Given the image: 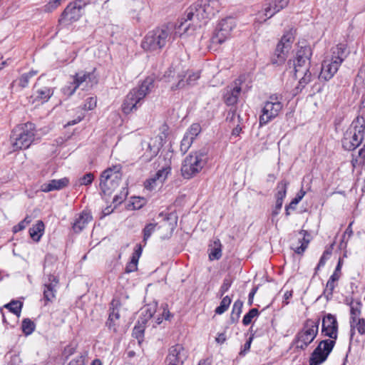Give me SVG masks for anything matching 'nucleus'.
I'll return each mask as SVG.
<instances>
[{"label":"nucleus","instance_id":"37998d69","mask_svg":"<svg viewBox=\"0 0 365 365\" xmlns=\"http://www.w3.org/2000/svg\"><path fill=\"white\" fill-rule=\"evenodd\" d=\"M294 41V34L292 31H289L284 34L282 37L280 41L285 44L287 46V50H289L291 48V45Z\"/></svg>","mask_w":365,"mask_h":365},{"label":"nucleus","instance_id":"de8ad7c7","mask_svg":"<svg viewBox=\"0 0 365 365\" xmlns=\"http://www.w3.org/2000/svg\"><path fill=\"white\" fill-rule=\"evenodd\" d=\"M96 104H97L96 98V97H89L86 100L83 108L85 110H93L96 107Z\"/></svg>","mask_w":365,"mask_h":365},{"label":"nucleus","instance_id":"473e14b6","mask_svg":"<svg viewBox=\"0 0 365 365\" xmlns=\"http://www.w3.org/2000/svg\"><path fill=\"white\" fill-rule=\"evenodd\" d=\"M287 185H288V182H287L286 181H282L278 183V185H277L278 191L276 195L277 201L283 202L284 198L286 197Z\"/></svg>","mask_w":365,"mask_h":365},{"label":"nucleus","instance_id":"f257e3e1","mask_svg":"<svg viewBox=\"0 0 365 365\" xmlns=\"http://www.w3.org/2000/svg\"><path fill=\"white\" fill-rule=\"evenodd\" d=\"M221 9V4L219 0H200L187 9L185 17L177 26L175 32L180 33L183 30L187 33L192 29L193 31L205 25L208 20L217 14Z\"/></svg>","mask_w":365,"mask_h":365},{"label":"nucleus","instance_id":"1a4fd4ad","mask_svg":"<svg viewBox=\"0 0 365 365\" xmlns=\"http://www.w3.org/2000/svg\"><path fill=\"white\" fill-rule=\"evenodd\" d=\"M207 160V153L204 150H198L190 153L182 161L181 167L182 175L187 179L195 176L206 165Z\"/></svg>","mask_w":365,"mask_h":365},{"label":"nucleus","instance_id":"09e8293b","mask_svg":"<svg viewBox=\"0 0 365 365\" xmlns=\"http://www.w3.org/2000/svg\"><path fill=\"white\" fill-rule=\"evenodd\" d=\"M138 262V256L132 257L130 261L125 267V272L130 273L135 271L137 269Z\"/></svg>","mask_w":365,"mask_h":365},{"label":"nucleus","instance_id":"20e7f679","mask_svg":"<svg viewBox=\"0 0 365 365\" xmlns=\"http://www.w3.org/2000/svg\"><path fill=\"white\" fill-rule=\"evenodd\" d=\"M346 57V46L344 44L339 43L332 47L330 53L327 54L322 61L319 78L324 81L330 80L337 72Z\"/></svg>","mask_w":365,"mask_h":365},{"label":"nucleus","instance_id":"f3484780","mask_svg":"<svg viewBox=\"0 0 365 365\" xmlns=\"http://www.w3.org/2000/svg\"><path fill=\"white\" fill-rule=\"evenodd\" d=\"M200 72L187 71L186 73H178V83H173L171 90L176 91L185 88L186 86H193L200 78Z\"/></svg>","mask_w":365,"mask_h":365},{"label":"nucleus","instance_id":"774afa93","mask_svg":"<svg viewBox=\"0 0 365 365\" xmlns=\"http://www.w3.org/2000/svg\"><path fill=\"white\" fill-rule=\"evenodd\" d=\"M126 195H127V192L125 195H123V196L115 195L113 200V202L116 203V204H120L125 198Z\"/></svg>","mask_w":365,"mask_h":365},{"label":"nucleus","instance_id":"6ab92c4d","mask_svg":"<svg viewBox=\"0 0 365 365\" xmlns=\"http://www.w3.org/2000/svg\"><path fill=\"white\" fill-rule=\"evenodd\" d=\"M293 66L295 78L299 79V86L304 88L311 81L312 74L309 71L310 64L306 65L302 63V61H299L298 59L294 58Z\"/></svg>","mask_w":365,"mask_h":365},{"label":"nucleus","instance_id":"f03ea898","mask_svg":"<svg viewBox=\"0 0 365 365\" xmlns=\"http://www.w3.org/2000/svg\"><path fill=\"white\" fill-rule=\"evenodd\" d=\"M322 334L329 339L321 341L312 352L309 365H320L324 362L331 352L338 336V323L331 314L324 315L322 319Z\"/></svg>","mask_w":365,"mask_h":365},{"label":"nucleus","instance_id":"412c9836","mask_svg":"<svg viewBox=\"0 0 365 365\" xmlns=\"http://www.w3.org/2000/svg\"><path fill=\"white\" fill-rule=\"evenodd\" d=\"M299 237L297 240V245L293 243L292 248L297 254L302 255L307 248L310 242V234L307 230H302L299 232Z\"/></svg>","mask_w":365,"mask_h":365},{"label":"nucleus","instance_id":"13d9d810","mask_svg":"<svg viewBox=\"0 0 365 365\" xmlns=\"http://www.w3.org/2000/svg\"><path fill=\"white\" fill-rule=\"evenodd\" d=\"M31 78L26 74L24 73L19 78V84L21 88H26L28 86Z\"/></svg>","mask_w":365,"mask_h":365},{"label":"nucleus","instance_id":"dca6fc26","mask_svg":"<svg viewBox=\"0 0 365 365\" xmlns=\"http://www.w3.org/2000/svg\"><path fill=\"white\" fill-rule=\"evenodd\" d=\"M187 358V351L181 344L172 346L165 359L166 365H183Z\"/></svg>","mask_w":365,"mask_h":365},{"label":"nucleus","instance_id":"b1692460","mask_svg":"<svg viewBox=\"0 0 365 365\" xmlns=\"http://www.w3.org/2000/svg\"><path fill=\"white\" fill-rule=\"evenodd\" d=\"M126 309L123 307V304L118 299H113L110 306V320L113 319L120 320V314L122 312H125Z\"/></svg>","mask_w":365,"mask_h":365},{"label":"nucleus","instance_id":"72a5a7b5","mask_svg":"<svg viewBox=\"0 0 365 365\" xmlns=\"http://www.w3.org/2000/svg\"><path fill=\"white\" fill-rule=\"evenodd\" d=\"M286 46H287L281 41H279V43L277 46L275 53L277 56V58H279V61L280 62H282L285 60L286 55L289 51V50H287Z\"/></svg>","mask_w":365,"mask_h":365},{"label":"nucleus","instance_id":"4c0bfd02","mask_svg":"<svg viewBox=\"0 0 365 365\" xmlns=\"http://www.w3.org/2000/svg\"><path fill=\"white\" fill-rule=\"evenodd\" d=\"M21 328L26 335H29L34 331L35 324L29 319H24L22 322Z\"/></svg>","mask_w":365,"mask_h":365},{"label":"nucleus","instance_id":"393cba45","mask_svg":"<svg viewBox=\"0 0 365 365\" xmlns=\"http://www.w3.org/2000/svg\"><path fill=\"white\" fill-rule=\"evenodd\" d=\"M92 220V216L87 212H83L76 220L73 229L76 232H80L86 225Z\"/></svg>","mask_w":365,"mask_h":365},{"label":"nucleus","instance_id":"6e6552de","mask_svg":"<svg viewBox=\"0 0 365 365\" xmlns=\"http://www.w3.org/2000/svg\"><path fill=\"white\" fill-rule=\"evenodd\" d=\"M34 135L35 126L31 123H26L16 127L11 135L13 150L28 148L34 139Z\"/></svg>","mask_w":365,"mask_h":365},{"label":"nucleus","instance_id":"c756f323","mask_svg":"<svg viewBox=\"0 0 365 365\" xmlns=\"http://www.w3.org/2000/svg\"><path fill=\"white\" fill-rule=\"evenodd\" d=\"M44 231V224L39 220L36 225L29 229V234L33 240L38 242Z\"/></svg>","mask_w":365,"mask_h":365},{"label":"nucleus","instance_id":"a19ab883","mask_svg":"<svg viewBox=\"0 0 365 365\" xmlns=\"http://www.w3.org/2000/svg\"><path fill=\"white\" fill-rule=\"evenodd\" d=\"M259 315V311L256 308L251 309L248 313H247L243 319H242V324L245 326L249 325L252 319L257 317Z\"/></svg>","mask_w":365,"mask_h":365},{"label":"nucleus","instance_id":"9b49d317","mask_svg":"<svg viewBox=\"0 0 365 365\" xmlns=\"http://www.w3.org/2000/svg\"><path fill=\"white\" fill-rule=\"evenodd\" d=\"M283 108L282 96L277 94L271 95L264 103L259 116V125L263 126L274 119Z\"/></svg>","mask_w":365,"mask_h":365},{"label":"nucleus","instance_id":"bf43d9fd","mask_svg":"<svg viewBox=\"0 0 365 365\" xmlns=\"http://www.w3.org/2000/svg\"><path fill=\"white\" fill-rule=\"evenodd\" d=\"M144 332V329L142 326H135L133 331V335L137 338L140 339L143 336Z\"/></svg>","mask_w":365,"mask_h":365},{"label":"nucleus","instance_id":"052dcab7","mask_svg":"<svg viewBox=\"0 0 365 365\" xmlns=\"http://www.w3.org/2000/svg\"><path fill=\"white\" fill-rule=\"evenodd\" d=\"M85 359L82 355H79L76 357L74 359L71 361L68 365H85Z\"/></svg>","mask_w":365,"mask_h":365},{"label":"nucleus","instance_id":"58836bf2","mask_svg":"<svg viewBox=\"0 0 365 365\" xmlns=\"http://www.w3.org/2000/svg\"><path fill=\"white\" fill-rule=\"evenodd\" d=\"M22 305V303L19 301H12L10 303L6 304L5 307L9 309L11 312L17 316H19Z\"/></svg>","mask_w":365,"mask_h":365},{"label":"nucleus","instance_id":"680f3d73","mask_svg":"<svg viewBox=\"0 0 365 365\" xmlns=\"http://www.w3.org/2000/svg\"><path fill=\"white\" fill-rule=\"evenodd\" d=\"M298 203L297 202V200H292L291 202L286 206L285 207V214L287 216L290 215V210H294L296 209V206Z\"/></svg>","mask_w":365,"mask_h":365},{"label":"nucleus","instance_id":"603ef678","mask_svg":"<svg viewBox=\"0 0 365 365\" xmlns=\"http://www.w3.org/2000/svg\"><path fill=\"white\" fill-rule=\"evenodd\" d=\"M331 252L329 250H325L321 257L319 262L316 267V271L319 269L320 267H324L329 257L331 255Z\"/></svg>","mask_w":365,"mask_h":365},{"label":"nucleus","instance_id":"0e129e2a","mask_svg":"<svg viewBox=\"0 0 365 365\" xmlns=\"http://www.w3.org/2000/svg\"><path fill=\"white\" fill-rule=\"evenodd\" d=\"M282 204H283V202L276 200L275 207L272 211L273 216H276L279 214V212L282 207Z\"/></svg>","mask_w":365,"mask_h":365},{"label":"nucleus","instance_id":"4be33fe9","mask_svg":"<svg viewBox=\"0 0 365 365\" xmlns=\"http://www.w3.org/2000/svg\"><path fill=\"white\" fill-rule=\"evenodd\" d=\"M241 87L237 82L235 83V86H228L223 96L225 103L228 106L237 103Z\"/></svg>","mask_w":365,"mask_h":365},{"label":"nucleus","instance_id":"ddd939ff","mask_svg":"<svg viewBox=\"0 0 365 365\" xmlns=\"http://www.w3.org/2000/svg\"><path fill=\"white\" fill-rule=\"evenodd\" d=\"M163 139L161 135H156L141 143L143 154L140 157V160L143 163H148L152 160L159 153L163 145Z\"/></svg>","mask_w":365,"mask_h":365},{"label":"nucleus","instance_id":"2f4dec72","mask_svg":"<svg viewBox=\"0 0 365 365\" xmlns=\"http://www.w3.org/2000/svg\"><path fill=\"white\" fill-rule=\"evenodd\" d=\"M157 226H158L157 223H149L145 226L144 229L143 230V242L144 243V245H146L147 241L150 237L152 234L155 232Z\"/></svg>","mask_w":365,"mask_h":365},{"label":"nucleus","instance_id":"a211bd4d","mask_svg":"<svg viewBox=\"0 0 365 365\" xmlns=\"http://www.w3.org/2000/svg\"><path fill=\"white\" fill-rule=\"evenodd\" d=\"M289 0H269L264 8L259 14V18L261 20L266 21L272 17L274 14L286 8Z\"/></svg>","mask_w":365,"mask_h":365},{"label":"nucleus","instance_id":"69168bd1","mask_svg":"<svg viewBox=\"0 0 365 365\" xmlns=\"http://www.w3.org/2000/svg\"><path fill=\"white\" fill-rule=\"evenodd\" d=\"M340 269H341V267H340V263L339 262L338 265L336 266L334 273L331 275L330 278H333L334 277L335 280L338 281L340 278Z\"/></svg>","mask_w":365,"mask_h":365},{"label":"nucleus","instance_id":"423d86ee","mask_svg":"<svg viewBox=\"0 0 365 365\" xmlns=\"http://www.w3.org/2000/svg\"><path fill=\"white\" fill-rule=\"evenodd\" d=\"M365 118L358 116L344 134L342 145L345 150H353L359 147L364 138Z\"/></svg>","mask_w":365,"mask_h":365},{"label":"nucleus","instance_id":"864d4df0","mask_svg":"<svg viewBox=\"0 0 365 365\" xmlns=\"http://www.w3.org/2000/svg\"><path fill=\"white\" fill-rule=\"evenodd\" d=\"M61 0H51L46 6L45 11L51 12L61 4Z\"/></svg>","mask_w":365,"mask_h":365},{"label":"nucleus","instance_id":"f8f14e48","mask_svg":"<svg viewBox=\"0 0 365 365\" xmlns=\"http://www.w3.org/2000/svg\"><path fill=\"white\" fill-rule=\"evenodd\" d=\"M91 4V0H76L68 4L58 20L59 23L64 21H77L83 15L84 8Z\"/></svg>","mask_w":365,"mask_h":365},{"label":"nucleus","instance_id":"f704fd0d","mask_svg":"<svg viewBox=\"0 0 365 365\" xmlns=\"http://www.w3.org/2000/svg\"><path fill=\"white\" fill-rule=\"evenodd\" d=\"M335 278H330L327 282L326 288L324 291V294L326 296L327 299H329L333 295L334 289L336 285L337 281L334 279Z\"/></svg>","mask_w":365,"mask_h":365},{"label":"nucleus","instance_id":"c85d7f7f","mask_svg":"<svg viewBox=\"0 0 365 365\" xmlns=\"http://www.w3.org/2000/svg\"><path fill=\"white\" fill-rule=\"evenodd\" d=\"M361 304L360 302H355V303H351V310H350V314H351V317H350V324H351V336L352 337L353 335H354V332H353V328H354V324L355 322H356V320L359 318V316L360 315V313H361Z\"/></svg>","mask_w":365,"mask_h":365},{"label":"nucleus","instance_id":"39448f33","mask_svg":"<svg viewBox=\"0 0 365 365\" xmlns=\"http://www.w3.org/2000/svg\"><path fill=\"white\" fill-rule=\"evenodd\" d=\"M173 38L172 29L162 26L149 31L144 37L141 46L147 51H160Z\"/></svg>","mask_w":365,"mask_h":365},{"label":"nucleus","instance_id":"5701e85b","mask_svg":"<svg viewBox=\"0 0 365 365\" xmlns=\"http://www.w3.org/2000/svg\"><path fill=\"white\" fill-rule=\"evenodd\" d=\"M68 179L63 178L58 180H51L47 183L41 185V190L45 192H48L53 190H58L66 187L68 185Z\"/></svg>","mask_w":365,"mask_h":365},{"label":"nucleus","instance_id":"a878e982","mask_svg":"<svg viewBox=\"0 0 365 365\" xmlns=\"http://www.w3.org/2000/svg\"><path fill=\"white\" fill-rule=\"evenodd\" d=\"M53 91L48 87H44L41 89L36 91V93L31 96L32 103L36 101H40L41 103L46 102L53 95Z\"/></svg>","mask_w":365,"mask_h":365},{"label":"nucleus","instance_id":"49530a36","mask_svg":"<svg viewBox=\"0 0 365 365\" xmlns=\"http://www.w3.org/2000/svg\"><path fill=\"white\" fill-rule=\"evenodd\" d=\"M78 88V87L76 86V84L73 81L71 83H70L69 85L66 86L62 88V92L64 95L67 96H71L76 92Z\"/></svg>","mask_w":365,"mask_h":365},{"label":"nucleus","instance_id":"e433bc0d","mask_svg":"<svg viewBox=\"0 0 365 365\" xmlns=\"http://www.w3.org/2000/svg\"><path fill=\"white\" fill-rule=\"evenodd\" d=\"M170 170L171 168L169 166L165 167L159 170L153 176L160 183H163L170 173Z\"/></svg>","mask_w":365,"mask_h":365},{"label":"nucleus","instance_id":"2eb2a0df","mask_svg":"<svg viewBox=\"0 0 365 365\" xmlns=\"http://www.w3.org/2000/svg\"><path fill=\"white\" fill-rule=\"evenodd\" d=\"M76 86L82 87L83 90L88 91L98 83V78L94 68L91 72L81 71L73 76Z\"/></svg>","mask_w":365,"mask_h":365},{"label":"nucleus","instance_id":"c9c22d12","mask_svg":"<svg viewBox=\"0 0 365 365\" xmlns=\"http://www.w3.org/2000/svg\"><path fill=\"white\" fill-rule=\"evenodd\" d=\"M195 139L185 134L180 143V151L182 154L186 153L191 147Z\"/></svg>","mask_w":365,"mask_h":365},{"label":"nucleus","instance_id":"e2e57ef3","mask_svg":"<svg viewBox=\"0 0 365 365\" xmlns=\"http://www.w3.org/2000/svg\"><path fill=\"white\" fill-rule=\"evenodd\" d=\"M235 116L237 117L239 120H240V115L237 114L236 110L231 108L227 114V120L230 121H234Z\"/></svg>","mask_w":365,"mask_h":365},{"label":"nucleus","instance_id":"79ce46f5","mask_svg":"<svg viewBox=\"0 0 365 365\" xmlns=\"http://www.w3.org/2000/svg\"><path fill=\"white\" fill-rule=\"evenodd\" d=\"M201 132V126L199 123H193L190 125L187 131L185 133L186 135H189L193 139L200 134Z\"/></svg>","mask_w":365,"mask_h":365},{"label":"nucleus","instance_id":"5fc2aeb1","mask_svg":"<svg viewBox=\"0 0 365 365\" xmlns=\"http://www.w3.org/2000/svg\"><path fill=\"white\" fill-rule=\"evenodd\" d=\"M157 182H158L156 178L153 176L152 178L148 179L144 185H145V187L148 190H153L156 185H157Z\"/></svg>","mask_w":365,"mask_h":365},{"label":"nucleus","instance_id":"7c9ffc66","mask_svg":"<svg viewBox=\"0 0 365 365\" xmlns=\"http://www.w3.org/2000/svg\"><path fill=\"white\" fill-rule=\"evenodd\" d=\"M242 306L243 302L241 300L238 299L235 302L232 307V311L230 315L231 323L235 324L239 320V318L242 313Z\"/></svg>","mask_w":365,"mask_h":365},{"label":"nucleus","instance_id":"bb28decb","mask_svg":"<svg viewBox=\"0 0 365 365\" xmlns=\"http://www.w3.org/2000/svg\"><path fill=\"white\" fill-rule=\"evenodd\" d=\"M208 250L210 260L219 259L222 256V245L220 240H213L209 245Z\"/></svg>","mask_w":365,"mask_h":365},{"label":"nucleus","instance_id":"9d476101","mask_svg":"<svg viewBox=\"0 0 365 365\" xmlns=\"http://www.w3.org/2000/svg\"><path fill=\"white\" fill-rule=\"evenodd\" d=\"M120 165L105 170L101 175L100 188L104 195H110L119 186L122 174Z\"/></svg>","mask_w":365,"mask_h":365},{"label":"nucleus","instance_id":"8fccbe9b","mask_svg":"<svg viewBox=\"0 0 365 365\" xmlns=\"http://www.w3.org/2000/svg\"><path fill=\"white\" fill-rule=\"evenodd\" d=\"M119 325L120 320L113 319V320L110 321V317H108V321L106 322V326L108 327L110 330L113 331V332H117Z\"/></svg>","mask_w":365,"mask_h":365},{"label":"nucleus","instance_id":"6e6d98bb","mask_svg":"<svg viewBox=\"0 0 365 365\" xmlns=\"http://www.w3.org/2000/svg\"><path fill=\"white\" fill-rule=\"evenodd\" d=\"M93 180V175L92 173H87L80 178L81 185H88L91 184Z\"/></svg>","mask_w":365,"mask_h":365},{"label":"nucleus","instance_id":"0eeeda50","mask_svg":"<svg viewBox=\"0 0 365 365\" xmlns=\"http://www.w3.org/2000/svg\"><path fill=\"white\" fill-rule=\"evenodd\" d=\"M320 319H307L292 341L297 350H305L314 340L319 331Z\"/></svg>","mask_w":365,"mask_h":365},{"label":"nucleus","instance_id":"ea45409f","mask_svg":"<svg viewBox=\"0 0 365 365\" xmlns=\"http://www.w3.org/2000/svg\"><path fill=\"white\" fill-rule=\"evenodd\" d=\"M231 302V299L228 296H225L222 299L220 306L216 308L215 313L217 314H223L230 307Z\"/></svg>","mask_w":365,"mask_h":365},{"label":"nucleus","instance_id":"3c124183","mask_svg":"<svg viewBox=\"0 0 365 365\" xmlns=\"http://www.w3.org/2000/svg\"><path fill=\"white\" fill-rule=\"evenodd\" d=\"M356 326L354 327L356 328L358 332L363 335L365 334V319H358L356 320ZM354 327L353 328V329H354ZM353 332L354 333V331H353Z\"/></svg>","mask_w":365,"mask_h":365},{"label":"nucleus","instance_id":"c03bdc74","mask_svg":"<svg viewBox=\"0 0 365 365\" xmlns=\"http://www.w3.org/2000/svg\"><path fill=\"white\" fill-rule=\"evenodd\" d=\"M165 81L170 83V87L172 86L173 83H178V73L176 74L174 70L169 69L165 72L164 75Z\"/></svg>","mask_w":365,"mask_h":365},{"label":"nucleus","instance_id":"cd10ccee","mask_svg":"<svg viewBox=\"0 0 365 365\" xmlns=\"http://www.w3.org/2000/svg\"><path fill=\"white\" fill-rule=\"evenodd\" d=\"M312 55V49L309 46H301L297 51L295 58L299 61H302L306 65L310 64V58Z\"/></svg>","mask_w":365,"mask_h":365},{"label":"nucleus","instance_id":"338daca9","mask_svg":"<svg viewBox=\"0 0 365 365\" xmlns=\"http://www.w3.org/2000/svg\"><path fill=\"white\" fill-rule=\"evenodd\" d=\"M257 287H254V288H252V289L250 292L249 297H248V304H249V305H252V304L254 296H255V293L257 292Z\"/></svg>","mask_w":365,"mask_h":365},{"label":"nucleus","instance_id":"aec40b11","mask_svg":"<svg viewBox=\"0 0 365 365\" xmlns=\"http://www.w3.org/2000/svg\"><path fill=\"white\" fill-rule=\"evenodd\" d=\"M58 284V279L57 277L53 274H49L48 276V280L43 284V294L44 305H46L49 302H53L56 298Z\"/></svg>","mask_w":365,"mask_h":365},{"label":"nucleus","instance_id":"4468645a","mask_svg":"<svg viewBox=\"0 0 365 365\" xmlns=\"http://www.w3.org/2000/svg\"><path fill=\"white\" fill-rule=\"evenodd\" d=\"M235 27V23L232 19L227 18L222 19L217 25L216 31L212 38L213 43L222 44L228 38Z\"/></svg>","mask_w":365,"mask_h":365},{"label":"nucleus","instance_id":"4d7b16f0","mask_svg":"<svg viewBox=\"0 0 365 365\" xmlns=\"http://www.w3.org/2000/svg\"><path fill=\"white\" fill-rule=\"evenodd\" d=\"M75 351H76V347L69 344V345H67L64 348V350L63 351L62 354L66 359H68L70 356L73 354L75 353Z\"/></svg>","mask_w":365,"mask_h":365},{"label":"nucleus","instance_id":"7ed1b4c3","mask_svg":"<svg viewBox=\"0 0 365 365\" xmlns=\"http://www.w3.org/2000/svg\"><path fill=\"white\" fill-rule=\"evenodd\" d=\"M155 78L147 77L141 84L133 88L125 98L121 109L123 113L128 115L138 110L143 103L145 97L154 88Z\"/></svg>","mask_w":365,"mask_h":365},{"label":"nucleus","instance_id":"a18cd8bd","mask_svg":"<svg viewBox=\"0 0 365 365\" xmlns=\"http://www.w3.org/2000/svg\"><path fill=\"white\" fill-rule=\"evenodd\" d=\"M232 283V279L230 277H227L224 279L222 284L220 287L219 293L220 296H223L224 294L228 291Z\"/></svg>","mask_w":365,"mask_h":365}]
</instances>
